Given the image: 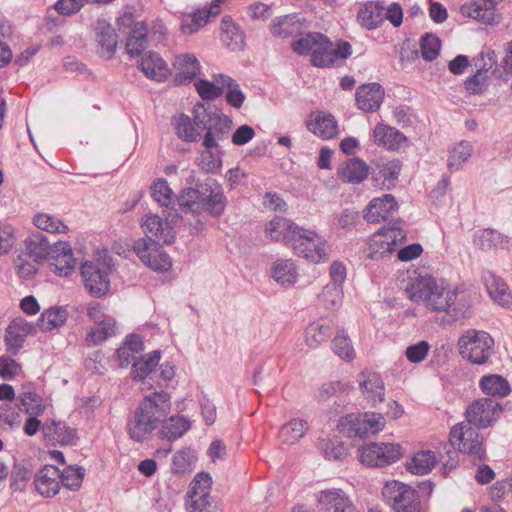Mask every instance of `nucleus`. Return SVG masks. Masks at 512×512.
Here are the masks:
<instances>
[{
	"label": "nucleus",
	"mask_w": 512,
	"mask_h": 512,
	"mask_svg": "<svg viewBox=\"0 0 512 512\" xmlns=\"http://www.w3.org/2000/svg\"><path fill=\"white\" fill-rule=\"evenodd\" d=\"M406 293L411 301L423 303L430 312L456 313L459 288L455 285L439 282L431 276H418L406 286Z\"/></svg>",
	"instance_id": "nucleus-1"
},
{
	"label": "nucleus",
	"mask_w": 512,
	"mask_h": 512,
	"mask_svg": "<svg viewBox=\"0 0 512 512\" xmlns=\"http://www.w3.org/2000/svg\"><path fill=\"white\" fill-rule=\"evenodd\" d=\"M170 396L164 391H156L145 396L136 409L134 418L127 424V433L135 442L150 437L170 411Z\"/></svg>",
	"instance_id": "nucleus-2"
},
{
	"label": "nucleus",
	"mask_w": 512,
	"mask_h": 512,
	"mask_svg": "<svg viewBox=\"0 0 512 512\" xmlns=\"http://www.w3.org/2000/svg\"><path fill=\"white\" fill-rule=\"evenodd\" d=\"M458 350L461 357L476 365L488 362L494 347V340L483 330L469 329L458 339Z\"/></svg>",
	"instance_id": "nucleus-3"
},
{
	"label": "nucleus",
	"mask_w": 512,
	"mask_h": 512,
	"mask_svg": "<svg viewBox=\"0 0 512 512\" xmlns=\"http://www.w3.org/2000/svg\"><path fill=\"white\" fill-rule=\"evenodd\" d=\"M382 496L394 512H420L421 501L417 491L398 480L387 481Z\"/></svg>",
	"instance_id": "nucleus-4"
},
{
	"label": "nucleus",
	"mask_w": 512,
	"mask_h": 512,
	"mask_svg": "<svg viewBox=\"0 0 512 512\" xmlns=\"http://www.w3.org/2000/svg\"><path fill=\"white\" fill-rule=\"evenodd\" d=\"M314 49L311 54V63L316 67H330L338 61L347 59L352 54V46L347 41H338L332 43L327 36L321 33V38H317L314 42Z\"/></svg>",
	"instance_id": "nucleus-5"
},
{
	"label": "nucleus",
	"mask_w": 512,
	"mask_h": 512,
	"mask_svg": "<svg viewBox=\"0 0 512 512\" xmlns=\"http://www.w3.org/2000/svg\"><path fill=\"white\" fill-rule=\"evenodd\" d=\"M406 238V232L397 226H387L372 234L367 242L366 256L379 260L391 255Z\"/></svg>",
	"instance_id": "nucleus-6"
},
{
	"label": "nucleus",
	"mask_w": 512,
	"mask_h": 512,
	"mask_svg": "<svg viewBox=\"0 0 512 512\" xmlns=\"http://www.w3.org/2000/svg\"><path fill=\"white\" fill-rule=\"evenodd\" d=\"M290 248L297 256L314 263L328 259L326 240L312 230L299 228Z\"/></svg>",
	"instance_id": "nucleus-7"
},
{
	"label": "nucleus",
	"mask_w": 512,
	"mask_h": 512,
	"mask_svg": "<svg viewBox=\"0 0 512 512\" xmlns=\"http://www.w3.org/2000/svg\"><path fill=\"white\" fill-rule=\"evenodd\" d=\"M403 447L398 443H370L358 450L362 464L370 467H385L400 460Z\"/></svg>",
	"instance_id": "nucleus-8"
},
{
	"label": "nucleus",
	"mask_w": 512,
	"mask_h": 512,
	"mask_svg": "<svg viewBox=\"0 0 512 512\" xmlns=\"http://www.w3.org/2000/svg\"><path fill=\"white\" fill-rule=\"evenodd\" d=\"M385 424L384 416L376 412L349 414L340 421L341 431L350 437L376 434L384 429Z\"/></svg>",
	"instance_id": "nucleus-9"
},
{
	"label": "nucleus",
	"mask_w": 512,
	"mask_h": 512,
	"mask_svg": "<svg viewBox=\"0 0 512 512\" xmlns=\"http://www.w3.org/2000/svg\"><path fill=\"white\" fill-rule=\"evenodd\" d=\"M449 442L460 452L477 455L479 459L483 458V437L468 422H460L451 428Z\"/></svg>",
	"instance_id": "nucleus-10"
},
{
	"label": "nucleus",
	"mask_w": 512,
	"mask_h": 512,
	"mask_svg": "<svg viewBox=\"0 0 512 512\" xmlns=\"http://www.w3.org/2000/svg\"><path fill=\"white\" fill-rule=\"evenodd\" d=\"M133 250L141 262L151 270L167 272L172 267L170 256L164 252L158 243L151 238H139L134 242Z\"/></svg>",
	"instance_id": "nucleus-11"
},
{
	"label": "nucleus",
	"mask_w": 512,
	"mask_h": 512,
	"mask_svg": "<svg viewBox=\"0 0 512 512\" xmlns=\"http://www.w3.org/2000/svg\"><path fill=\"white\" fill-rule=\"evenodd\" d=\"M501 414V405L491 398L475 400L467 407L465 412L466 422L479 428L492 426L500 418Z\"/></svg>",
	"instance_id": "nucleus-12"
},
{
	"label": "nucleus",
	"mask_w": 512,
	"mask_h": 512,
	"mask_svg": "<svg viewBox=\"0 0 512 512\" xmlns=\"http://www.w3.org/2000/svg\"><path fill=\"white\" fill-rule=\"evenodd\" d=\"M204 123L202 129L206 130V134L203 139L204 148H218V142L226 139L231 130V120L221 114L207 113L203 109Z\"/></svg>",
	"instance_id": "nucleus-13"
},
{
	"label": "nucleus",
	"mask_w": 512,
	"mask_h": 512,
	"mask_svg": "<svg viewBox=\"0 0 512 512\" xmlns=\"http://www.w3.org/2000/svg\"><path fill=\"white\" fill-rule=\"evenodd\" d=\"M203 107L194 108L193 118L184 113L174 115L171 119V124L179 139L184 142H197L201 138L202 127L204 123L203 115L199 110Z\"/></svg>",
	"instance_id": "nucleus-14"
},
{
	"label": "nucleus",
	"mask_w": 512,
	"mask_h": 512,
	"mask_svg": "<svg viewBox=\"0 0 512 512\" xmlns=\"http://www.w3.org/2000/svg\"><path fill=\"white\" fill-rule=\"evenodd\" d=\"M180 221V216L176 211L168 214L166 221L155 214L146 215L141 223L145 235H149L166 244L172 243L174 239L173 226Z\"/></svg>",
	"instance_id": "nucleus-15"
},
{
	"label": "nucleus",
	"mask_w": 512,
	"mask_h": 512,
	"mask_svg": "<svg viewBox=\"0 0 512 512\" xmlns=\"http://www.w3.org/2000/svg\"><path fill=\"white\" fill-rule=\"evenodd\" d=\"M356 23L365 30H376L384 24V3L380 0H367L358 4Z\"/></svg>",
	"instance_id": "nucleus-16"
},
{
	"label": "nucleus",
	"mask_w": 512,
	"mask_h": 512,
	"mask_svg": "<svg viewBox=\"0 0 512 512\" xmlns=\"http://www.w3.org/2000/svg\"><path fill=\"white\" fill-rule=\"evenodd\" d=\"M49 261L50 271L60 277L69 276L76 266L72 248L67 242H58L51 248Z\"/></svg>",
	"instance_id": "nucleus-17"
},
{
	"label": "nucleus",
	"mask_w": 512,
	"mask_h": 512,
	"mask_svg": "<svg viewBox=\"0 0 512 512\" xmlns=\"http://www.w3.org/2000/svg\"><path fill=\"white\" fill-rule=\"evenodd\" d=\"M499 0H471L460 7L463 17L477 20L486 25L497 22V5Z\"/></svg>",
	"instance_id": "nucleus-18"
},
{
	"label": "nucleus",
	"mask_w": 512,
	"mask_h": 512,
	"mask_svg": "<svg viewBox=\"0 0 512 512\" xmlns=\"http://www.w3.org/2000/svg\"><path fill=\"white\" fill-rule=\"evenodd\" d=\"M298 227L290 219L282 216H275L265 225L264 233L267 238L274 242H283L290 248L294 238L297 236Z\"/></svg>",
	"instance_id": "nucleus-19"
},
{
	"label": "nucleus",
	"mask_w": 512,
	"mask_h": 512,
	"mask_svg": "<svg viewBox=\"0 0 512 512\" xmlns=\"http://www.w3.org/2000/svg\"><path fill=\"white\" fill-rule=\"evenodd\" d=\"M316 500L320 510L324 512H350L353 508L349 496L339 488L319 491Z\"/></svg>",
	"instance_id": "nucleus-20"
},
{
	"label": "nucleus",
	"mask_w": 512,
	"mask_h": 512,
	"mask_svg": "<svg viewBox=\"0 0 512 512\" xmlns=\"http://www.w3.org/2000/svg\"><path fill=\"white\" fill-rule=\"evenodd\" d=\"M201 201L203 202V210H207L215 217L221 216L227 205V198L224 195L222 186L214 179H209L203 186L201 192Z\"/></svg>",
	"instance_id": "nucleus-21"
},
{
	"label": "nucleus",
	"mask_w": 512,
	"mask_h": 512,
	"mask_svg": "<svg viewBox=\"0 0 512 512\" xmlns=\"http://www.w3.org/2000/svg\"><path fill=\"white\" fill-rule=\"evenodd\" d=\"M36 491L43 497L51 498L57 495L61 488V474L58 467L45 465L34 477Z\"/></svg>",
	"instance_id": "nucleus-22"
},
{
	"label": "nucleus",
	"mask_w": 512,
	"mask_h": 512,
	"mask_svg": "<svg viewBox=\"0 0 512 512\" xmlns=\"http://www.w3.org/2000/svg\"><path fill=\"white\" fill-rule=\"evenodd\" d=\"M373 141L378 147L389 151H398L407 146V137L398 129L386 125L377 124L373 129Z\"/></svg>",
	"instance_id": "nucleus-23"
},
{
	"label": "nucleus",
	"mask_w": 512,
	"mask_h": 512,
	"mask_svg": "<svg viewBox=\"0 0 512 512\" xmlns=\"http://www.w3.org/2000/svg\"><path fill=\"white\" fill-rule=\"evenodd\" d=\"M359 389L373 405L382 403L385 396V384L381 376L372 371H362L358 375Z\"/></svg>",
	"instance_id": "nucleus-24"
},
{
	"label": "nucleus",
	"mask_w": 512,
	"mask_h": 512,
	"mask_svg": "<svg viewBox=\"0 0 512 512\" xmlns=\"http://www.w3.org/2000/svg\"><path fill=\"white\" fill-rule=\"evenodd\" d=\"M85 288L95 296H102L109 290V279L105 271L100 270L91 262H85L81 267Z\"/></svg>",
	"instance_id": "nucleus-25"
},
{
	"label": "nucleus",
	"mask_w": 512,
	"mask_h": 512,
	"mask_svg": "<svg viewBox=\"0 0 512 512\" xmlns=\"http://www.w3.org/2000/svg\"><path fill=\"white\" fill-rule=\"evenodd\" d=\"M398 204L391 194H385L382 197L373 198L364 210V219L369 223H379L388 219V217L397 209Z\"/></svg>",
	"instance_id": "nucleus-26"
},
{
	"label": "nucleus",
	"mask_w": 512,
	"mask_h": 512,
	"mask_svg": "<svg viewBox=\"0 0 512 512\" xmlns=\"http://www.w3.org/2000/svg\"><path fill=\"white\" fill-rule=\"evenodd\" d=\"M334 323L329 318H319L311 322L305 329L304 340L308 347L318 348L326 343L332 335Z\"/></svg>",
	"instance_id": "nucleus-27"
},
{
	"label": "nucleus",
	"mask_w": 512,
	"mask_h": 512,
	"mask_svg": "<svg viewBox=\"0 0 512 512\" xmlns=\"http://www.w3.org/2000/svg\"><path fill=\"white\" fill-rule=\"evenodd\" d=\"M32 325L23 318H15L6 329L5 345L8 352L16 354L31 333Z\"/></svg>",
	"instance_id": "nucleus-28"
},
{
	"label": "nucleus",
	"mask_w": 512,
	"mask_h": 512,
	"mask_svg": "<svg viewBox=\"0 0 512 512\" xmlns=\"http://www.w3.org/2000/svg\"><path fill=\"white\" fill-rule=\"evenodd\" d=\"M384 95V90L378 83L362 85L356 92L357 106L366 112L376 111L379 109Z\"/></svg>",
	"instance_id": "nucleus-29"
},
{
	"label": "nucleus",
	"mask_w": 512,
	"mask_h": 512,
	"mask_svg": "<svg viewBox=\"0 0 512 512\" xmlns=\"http://www.w3.org/2000/svg\"><path fill=\"white\" fill-rule=\"evenodd\" d=\"M307 128L322 139H332L338 134V125L334 116L325 112L311 114Z\"/></svg>",
	"instance_id": "nucleus-30"
},
{
	"label": "nucleus",
	"mask_w": 512,
	"mask_h": 512,
	"mask_svg": "<svg viewBox=\"0 0 512 512\" xmlns=\"http://www.w3.org/2000/svg\"><path fill=\"white\" fill-rule=\"evenodd\" d=\"M483 281L488 294L494 302L504 307L512 305V294L502 278L491 272H486L483 275Z\"/></svg>",
	"instance_id": "nucleus-31"
},
{
	"label": "nucleus",
	"mask_w": 512,
	"mask_h": 512,
	"mask_svg": "<svg viewBox=\"0 0 512 512\" xmlns=\"http://www.w3.org/2000/svg\"><path fill=\"white\" fill-rule=\"evenodd\" d=\"M96 41L99 46L98 52L101 56L110 58L115 53L118 44V35L110 23L105 20L97 22Z\"/></svg>",
	"instance_id": "nucleus-32"
},
{
	"label": "nucleus",
	"mask_w": 512,
	"mask_h": 512,
	"mask_svg": "<svg viewBox=\"0 0 512 512\" xmlns=\"http://www.w3.org/2000/svg\"><path fill=\"white\" fill-rule=\"evenodd\" d=\"M369 174L368 165L359 158H352L343 162L337 169L338 177L347 183L359 184Z\"/></svg>",
	"instance_id": "nucleus-33"
},
{
	"label": "nucleus",
	"mask_w": 512,
	"mask_h": 512,
	"mask_svg": "<svg viewBox=\"0 0 512 512\" xmlns=\"http://www.w3.org/2000/svg\"><path fill=\"white\" fill-rule=\"evenodd\" d=\"M221 41L231 50L244 49L245 35L230 16H224L221 20Z\"/></svg>",
	"instance_id": "nucleus-34"
},
{
	"label": "nucleus",
	"mask_w": 512,
	"mask_h": 512,
	"mask_svg": "<svg viewBox=\"0 0 512 512\" xmlns=\"http://www.w3.org/2000/svg\"><path fill=\"white\" fill-rule=\"evenodd\" d=\"M175 81L178 84L190 82L200 73V63L192 54H182L175 57Z\"/></svg>",
	"instance_id": "nucleus-35"
},
{
	"label": "nucleus",
	"mask_w": 512,
	"mask_h": 512,
	"mask_svg": "<svg viewBox=\"0 0 512 512\" xmlns=\"http://www.w3.org/2000/svg\"><path fill=\"white\" fill-rule=\"evenodd\" d=\"M139 67L146 77L158 82L166 80L170 72L165 61L153 52L141 59Z\"/></svg>",
	"instance_id": "nucleus-36"
},
{
	"label": "nucleus",
	"mask_w": 512,
	"mask_h": 512,
	"mask_svg": "<svg viewBox=\"0 0 512 512\" xmlns=\"http://www.w3.org/2000/svg\"><path fill=\"white\" fill-rule=\"evenodd\" d=\"M191 428V422L183 415H173L165 420L159 430V436L168 441L182 437Z\"/></svg>",
	"instance_id": "nucleus-37"
},
{
	"label": "nucleus",
	"mask_w": 512,
	"mask_h": 512,
	"mask_svg": "<svg viewBox=\"0 0 512 512\" xmlns=\"http://www.w3.org/2000/svg\"><path fill=\"white\" fill-rule=\"evenodd\" d=\"M303 27L297 15H284L275 18L270 24V32L279 38H288L298 34Z\"/></svg>",
	"instance_id": "nucleus-38"
},
{
	"label": "nucleus",
	"mask_w": 512,
	"mask_h": 512,
	"mask_svg": "<svg viewBox=\"0 0 512 512\" xmlns=\"http://www.w3.org/2000/svg\"><path fill=\"white\" fill-rule=\"evenodd\" d=\"M273 279L281 285H294L298 280V268L291 259H279L271 268Z\"/></svg>",
	"instance_id": "nucleus-39"
},
{
	"label": "nucleus",
	"mask_w": 512,
	"mask_h": 512,
	"mask_svg": "<svg viewBox=\"0 0 512 512\" xmlns=\"http://www.w3.org/2000/svg\"><path fill=\"white\" fill-rule=\"evenodd\" d=\"M479 387L483 393L490 396L505 397L510 393L508 381L501 375H484L479 381Z\"/></svg>",
	"instance_id": "nucleus-40"
},
{
	"label": "nucleus",
	"mask_w": 512,
	"mask_h": 512,
	"mask_svg": "<svg viewBox=\"0 0 512 512\" xmlns=\"http://www.w3.org/2000/svg\"><path fill=\"white\" fill-rule=\"evenodd\" d=\"M20 409L28 415H41L45 410L43 399L30 386L19 394Z\"/></svg>",
	"instance_id": "nucleus-41"
},
{
	"label": "nucleus",
	"mask_w": 512,
	"mask_h": 512,
	"mask_svg": "<svg viewBox=\"0 0 512 512\" xmlns=\"http://www.w3.org/2000/svg\"><path fill=\"white\" fill-rule=\"evenodd\" d=\"M437 463L434 452L430 450L419 451L407 462L410 472L416 475H425L429 473Z\"/></svg>",
	"instance_id": "nucleus-42"
},
{
	"label": "nucleus",
	"mask_w": 512,
	"mask_h": 512,
	"mask_svg": "<svg viewBox=\"0 0 512 512\" xmlns=\"http://www.w3.org/2000/svg\"><path fill=\"white\" fill-rule=\"evenodd\" d=\"M179 207L184 213L198 215L203 211L201 192L194 188L183 189L177 198Z\"/></svg>",
	"instance_id": "nucleus-43"
},
{
	"label": "nucleus",
	"mask_w": 512,
	"mask_h": 512,
	"mask_svg": "<svg viewBox=\"0 0 512 512\" xmlns=\"http://www.w3.org/2000/svg\"><path fill=\"white\" fill-rule=\"evenodd\" d=\"M472 145L468 141H460L449 149L447 167L450 171L459 170L462 165L471 157Z\"/></svg>",
	"instance_id": "nucleus-44"
},
{
	"label": "nucleus",
	"mask_w": 512,
	"mask_h": 512,
	"mask_svg": "<svg viewBox=\"0 0 512 512\" xmlns=\"http://www.w3.org/2000/svg\"><path fill=\"white\" fill-rule=\"evenodd\" d=\"M68 312L62 307H52L42 312L39 319V327L43 331H51L59 328L66 322Z\"/></svg>",
	"instance_id": "nucleus-45"
},
{
	"label": "nucleus",
	"mask_w": 512,
	"mask_h": 512,
	"mask_svg": "<svg viewBox=\"0 0 512 512\" xmlns=\"http://www.w3.org/2000/svg\"><path fill=\"white\" fill-rule=\"evenodd\" d=\"M160 358V352L153 351L151 354H146L134 361L131 371L132 377L138 380L145 379L158 365Z\"/></svg>",
	"instance_id": "nucleus-46"
},
{
	"label": "nucleus",
	"mask_w": 512,
	"mask_h": 512,
	"mask_svg": "<svg viewBox=\"0 0 512 512\" xmlns=\"http://www.w3.org/2000/svg\"><path fill=\"white\" fill-rule=\"evenodd\" d=\"M117 331L115 319H107L105 323L95 325L86 335V343L88 345H99L108 338L114 336Z\"/></svg>",
	"instance_id": "nucleus-47"
},
{
	"label": "nucleus",
	"mask_w": 512,
	"mask_h": 512,
	"mask_svg": "<svg viewBox=\"0 0 512 512\" xmlns=\"http://www.w3.org/2000/svg\"><path fill=\"white\" fill-rule=\"evenodd\" d=\"M307 431V423L301 419H292L284 424L279 431V437L282 442L294 444L301 439Z\"/></svg>",
	"instance_id": "nucleus-48"
},
{
	"label": "nucleus",
	"mask_w": 512,
	"mask_h": 512,
	"mask_svg": "<svg viewBox=\"0 0 512 512\" xmlns=\"http://www.w3.org/2000/svg\"><path fill=\"white\" fill-rule=\"evenodd\" d=\"M146 27L137 23L127 38L126 50L131 56L141 54L147 47Z\"/></svg>",
	"instance_id": "nucleus-49"
},
{
	"label": "nucleus",
	"mask_w": 512,
	"mask_h": 512,
	"mask_svg": "<svg viewBox=\"0 0 512 512\" xmlns=\"http://www.w3.org/2000/svg\"><path fill=\"white\" fill-rule=\"evenodd\" d=\"M196 461V456L191 448H182L177 451L171 463V470L174 474L191 472Z\"/></svg>",
	"instance_id": "nucleus-50"
},
{
	"label": "nucleus",
	"mask_w": 512,
	"mask_h": 512,
	"mask_svg": "<svg viewBox=\"0 0 512 512\" xmlns=\"http://www.w3.org/2000/svg\"><path fill=\"white\" fill-rule=\"evenodd\" d=\"M209 21L208 14L205 9H197L196 11L185 14L181 20V31L183 34H193L205 26Z\"/></svg>",
	"instance_id": "nucleus-51"
},
{
	"label": "nucleus",
	"mask_w": 512,
	"mask_h": 512,
	"mask_svg": "<svg viewBox=\"0 0 512 512\" xmlns=\"http://www.w3.org/2000/svg\"><path fill=\"white\" fill-rule=\"evenodd\" d=\"M26 248L36 262L49 256L51 247L47 239L40 233L33 234L26 240Z\"/></svg>",
	"instance_id": "nucleus-52"
},
{
	"label": "nucleus",
	"mask_w": 512,
	"mask_h": 512,
	"mask_svg": "<svg viewBox=\"0 0 512 512\" xmlns=\"http://www.w3.org/2000/svg\"><path fill=\"white\" fill-rule=\"evenodd\" d=\"M332 350L341 359L351 361L355 358V350L352 341L344 330L337 332L332 340Z\"/></svg>",
	"instance_id": "nucleus-53"
},
{
	"label": "nucleus",
	"mask_w": 512,
	"mask_h": 512,
	"mask_svg": "<svg viewBox=\"0 0 512 512\" xmlns=\"http://www.w3.org/2000/svg\"><path fill=\"white\" fill-rule=\"evenodd\" d=\"M33 223L36 227L49 233H66L68 231L60 219L46 213H39L34 216Z\"/></svg>",
	"instance_id": "nucleus-54"
},
{
	"label": "nucleus",
	"mask_w": 512,
	"mask_h": 512,
	"mask_svg": "<svg viewBox=\"0 0 512 512\" xmlns=\"http://www.w3.org/2000/svg\"><path fill=\"white\" fill-rule=\"evenodd\" d=\"M219 83L224 85V90H227V103L235 108H240L245 100V95L239 85L232 78L222 74H220Z\"/></svg>",
	"instance_id": "nucleus-55"
},
{
	"label": "nucleus",
	"mask_w": 512,
	"mask_h": 512,
	"mask_svg": "<svg viewBox=\"0 0 512 512\" xmlns=\"http://www.w3.org/2000/svg\"><path fill=\"white\" fill-rule=\"evenodd\" d=\"M198 165L205 172L215 173L222 166V153L217 148H205L200 153Z\"/></svg>",
	"instance_id": "nucleus-56"
},
{
	"label": "nucleus",
	"mask_w": 512,
	"mask_h": 512,
	"mask_svg": "<svg viewBox=\"0 0 512 512\" xmlns=\"http://www.w3.org/2000/svg\"><path fill=\"white\" fill-rule=\"evenodd\" d=\"M504 241L508 243L507 237L493 229H484L477 233L474 238L475 244L483 250L502 245Z\"/></svg>",
	"instance_id": "nucleus-57"
},
{
	"label": "nucleus",
	"mask_w": 512,
	"mask_h": 512,
	"mask_svg": "<svg viewBox=\"0 0 512 512\" xmlns=\"http://www.w3.org/2000/svg\"><path fill=\"white\" fill-rule=\"evenodd\" d=\"M60 474L61 484L64 487L70 490H77L82 485L85 476V469L77 465L68 466L63 471H60Z\"/></svg>",
	"instance_id": "nucleus-58"
},
{
	"label": "nucleus",
	"mask_w": 512,
	"mask_h": 512,
	"mask_svg": "<svg viewBox=\"0 0 512 512\" xmlns=\"http://www.w3.org/2000/svg\"><path fill=\"white\" fill-rule=\"evenodd\" d=\"M321 303L327 309L338 308L342 304L343 290L338 284H327L319 296Z\"/></svg>",
	"instance_id": "nucleus-59"
},
{
	"label": "nucleus",
	"mask_w": 512,
	"mask_h": 512,
	"mask_svg": "<svg viewBox=\"0 0 512 512\" xmlns=\"http://www.w3.org/2000/svg\"><path fill=\"white\" fill-rule=\"evenodd\" d=\"M219 80L220 75L215 78L214 82L199 80L195 83L196 90L203 100H213L224 92V85L220 84Z\"/></svg>",
	"instance_id": "nucleus-60"
},
{
	"label": "nucleus",
	"mask_w": 512,
	"mask_h": 512,
	"mask_svg": "<svg viewBox=\"0 0 512 512\" xmlns=\"http://www.w3.org/2000/svg\"><path fill=\"white\" fill-rule=\"evenodd\" d=\"M318 445L327 459L340 460L346 456V449L338 440L321 439Z\"/></svg>",
	"instance_id": "nucleus-61"
},
{
	"label": "nucleus",
	"mask_w": 512,
	"mask_h": 512,
	"mask_svg": "<svg viewBox=\"0 0 512 512\" xmlns=\"http://www.w3.org/2000/svg\"><path fill=\"white\" fill-rule=\"evenodd\" d=\"M151 194L155 201L165 207H168L173 199V191L164 179H158L153 183Z\"/></svg>",
	"instance_id": "nucleus-62"
},
{
	"label": "nucleus",
	"mask_w": 512,
	"mask_h": 512,
	"mask_svg": "<svg viewBox=\"0 0 512 512\" xmlns=\"http://www.w3.org/2000/svg\"><path fill=\"white\" fill-rule=\"evenodd\" d=\"M441 41L432 34H426L421 39V55L426 61H432L439 55Z\"/></svg>",
	"instance_id": "nucleus-63"
},
{
	"label": "nucleus",
	"mask_w": 512,
	"mask_h": 512,
	"mask_svg": "<svg viewBox=\"0 0 512 512\" xmlns=\"http://www.w3.org/2000/svg\"><path fill=\"white\" fill-rule=\"evenodd\" d=\"M212 478L208 473H198L190 484L188 495H200V497L210 496Z\"/></svg>",
	"instance_id": "nucleus-64"
}]
</instances>
